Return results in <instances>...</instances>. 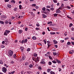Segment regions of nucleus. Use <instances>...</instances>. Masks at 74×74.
<instances>
[{
    "label": "nucleus",
    "mask_w": 74,
    "mask_h": 74,
    "mask_svg": "<svg viewBox=\"0 0 74 74\" xmlns=\"http://www.w3.org/2000/svg\"><path fill=\"white\" fill-rule=\"evenodd\" d=\"M0 64H3V61H2V60H0Z\"/></svg>",
    "instance_id": "43"
},
{
    "label": "nucleus",
    "mask_w": 74,
    "mask_h": 74,
    "mask_svg": "<svg viewBox=\"0 0 74 74\" xmlns=\"http://www.w3.org/2000/svg\"><path fill=\"white\" fill-rule=\"evenodd\" d=\"M31 49H30V48H28L27 49V52H29V51H30Z\"/></svg>",
    "instance_id": "29"
},
{
    "label": "nucleus",
    "mask_w": 74,
    "mask_h": 74,
    "mask_svg": "<svg viewBox=\"0 0 74 74\" xmlns=\"http://www.w3.org/2000/svg\"><path fill=\"white\" fill-rule=\"evenodd\" d=\"M38 69H39V70H42V69L41 68V66H39Z\"/></svg>",
    "instance_id": "39"
},
{
    "label": "nucleus",
    "mask_w": 74,
    "mask_h": 74,
    "mask_svg": "<svg viewBox=\"0 0 74 74\" xmlns=\"http://www.w3.org/2000/svg\"><path fill=\"white\" fill-rule=\"evenodd\" d=\"M20 49L21 50V51H23V50L24 49V47H20Z\"/></svg>",
    "instance_id": "17"
},
{
    "label": "nucleus",
    "mask_w": 74,
    "mask_h": 74,
    "mask_svg": "<svg viewBox=\"0 0 74 74\" xmlns=\"http://www.w3.org/2000/svg\"><path fill=\"white\" fill-rule=\"evenodd\" d=\"M45 34V32H42V34L43 35H44Z\"/></svg>",
    "instance_id": "57"
},
{
    "label": "nucleus",
    "mask_w": 74,
    "mask_h": 74,
    "mask_svg": "<svg viewBox=\"0 0 74 74\" xmlns=\"http://www.w3.org/2000/svg\"><path fill=\"white\" fill-rule=\"evenodd\" d=\"M10 31L8 30H6L5 32L4 35V36H7L9 34V33H10Z\"/></svg>",
    "instance_id": "2"
},
{
    "label": "nucleus",
    "mask_w": 74,
    "mask_h": 74,
    "mask_svg": "<svg viewBox=\"0 0 74 74\" xmlns=\"http://www.w3.org/2000/svg\"><path fill=\"white\" fill-rule=\"evenodd\" d=\"M48 56L50 59H52V57H51V56Z\"/></svg>",
    "instance_id": "53"
},
{
    "label": "nucleus",
    "mask_w": 74,
    "mask_h": 74,
    "mask_svg": "<svg viewBox=\"0 0 74 74\" xmlns=\"http://www.w3.org/2000/svg\"><path fill=\"white\" fill-rule=\"evenodd\" d=\"M61 11L59 9H58L56 11V12L57 14H58V13H60Z\"/></svg>",
    "instance_id": "7"
},
{
    "label": "nucleus",
    "mask_w": 74,
    "mask_h": 74,
    "mask_svg": "<svg viewBox=\"0 0 74 74\" xmlns=\"http://www.w3.org/2000/svg\"><path fill=\"white\" fill-rule=\"evenodd\" d=\"M36 26H37L38 27H39V26H40V25L37 24L36 25Z\"/></svg>",
    "instance_id": "61"
},
{
    "label": "nucleus",
    "mask_w": 74,
    "mask_h": 74,
    "mask_svg": "<svg viewBox=\"0 0 74 74\" xmlns=\"http://www.w3.org/2000/svg\"><path fill=\"white\" fill-rule=\"evenodd\" d=\"M32 38L33 40H35L37 39V38L35 37V36H34L32 37Z\"/></svg>",
    "instance_id": "18"
},
{
    "label": "nucleus",
    "mask_w": 74,
    "mask_h": 74,
    "mask_svg": "<svg viewBox=\"0 0 74 74\" xmlns=\"http://www.w3.org/2000/svg\"><path fill=\"white\" fill-rule=\"evenodd\" d=\"M16 10H17V8H13V10H14V11H16Z\"/></svg>",
    "instance_id": "24"
},
{
    "label": "nucleus",
    "mask_w": 74,
    "mask_h": 74,
    "mask_svg": "<svg viewBox=\"0 0 74 74\" xmlns=\"http://www.w3.org/2000/svg\"><path fill=\"white\" fill-rule=\"evenodd\" d=\"M47 45L48 47H49L50 45H50V44H51V42L50 41H47Z\"/></svg>",
    "instance_id": "6"
},
{
    "label": "nucleus",
    "mask_w": 74,
    "mask_h": 74,
    "mask_svg": "<svg viewBox=\"0 0 74 74\" xmlns=\"http://www.w3.org/2000/svg\"><path fill=\"white\" fill-rule=\"evenodd\" d=\"M19 8L20 10H21L22 9V5H19Z\"/></svg>",
    "instance_id": "33"
},
{
    "label": "nucleus",
    "mask_w": 74,
    "mask_h": 74,
    "mask_svg": "<svg viewBox=\"0 0 74 74\" xmlns=\"http://www.w3.org/2000/svg\"><path fill=\"white\" fill-rule=\"evenodd\" d=\"M2 71L3 72L5 73L6 72L7 69L3 67L2 69Z\"/></svg>",
    "instance_id": "4"
},
{
    "label": "nucleus",
    "mask_w": 74,
    "mask_h": 74,
    "mask_svg": "<svg viewBox=\"0 0 74 74\" xmlns=\"http://www.w3.org/2000/svg\"><path fill=\"white\" fill-rule=\"evenodd\" d=\"M29 26H33V24H29Z\"/></svg>",
    "instance_id": "50"
},
{
    "label": "nucleus",
    "mask_w": 74,
    "mask_h": 74,
    "mask_svg": "<svg viewBox=\"0 0 74 74\" xmlns=\"http://www.w3.org/2000/svg\"><path fill=\"white\" fill-rule=\"evenodd\" d=\"M60 41H61V43H63L64 42V40H61Z\"/></svg>",
    "instance_id": "52"
},
{
    "label": "nucleus",
    "mask_w": 74,
    "mask_h": 74,
    "mask_svg": "<svg viewBox=\"0 0 74 74\" xmlns=\"http://www.w3.org/2000/svg\"><path fill=\"white\" fill-rule=\"evenodd\" d=\"M34 57H37V54L36 53H34Z\"/></svg>",
    "instance_id": "16"
},
{
    "label": "nucleus",
    "mask_w": 74,
    "mask_h": 74,
    "mask_svg": "<svg viewBox=\"0 0 74 74\" xmlns=\"http://www.w3.org/2000/svg\"><path fill=\"white\" fill-rule=\"evenodd\" d=\"M8 21H5V23H6V24H8Z\"/></svg>",
    "instance_id": "37"
},
{
    "label": "nucleus",
    "mask_w": 74,
    "mask_h": 74,
    "mask_svg": "<svg viewBox=\"0 0 74 74\" xmlns=\"http://www.w3.org/2000/svg\"><path fill=\"white\" fill-rule=\"evenodd\" d=\"M33 60L34 61H35L36 63H37V62H38L37 60V58H34L33 59Z\"/></svg>",
    "instance_id": "8"
},
{
    "label": "nucleus",
    "mask_w": 74,
    "mask_h": 74,
    "mask_svg": "<svg viewBox=\"0 0 74 74\" xmlns=\"http://www.w3.org/2000/svg\"><path fill=\"white\" fill-rule=\"evenodd\" d=\"M36 59L37 60H38V61H39V58L38 57H37V58H36Z\"/></svg>",
    "instance_id": "58"
},
{
    "label": "nucleus",
    "mask_w": 74,
    "mask_h": 74,
    "mask_svg": "<svg viewBox=\"0 0 74 74\" xmlns=\"http://www.w3.org/2000/svg\"><path fill=\"white\" fill-rule=\"evenodd\" d=\"M53 42H54L55 44H56L58 43V41H56L55 40H53Z\"/></svg>",
    "instance_id": "12"
},
{
    "label": "nucleus",
    "mask_w": 74,
    "mask_h": 74,
    "mask_svg": "<svg viewBox=\"0 0 74 74\" xmlns=\"http://www.w3.org/2000/svg\"><path fill=\"white\" fill-rule=\"evenodd\" d=\"M32 6H33V7H35V6H36V4H32Z\"/></svg>",
    "instance_id": "41"
},
{
    "label": "nucleus",
    "mask_w": 74,
    "mask_h": 74,
    "mask_svg": "<svg viewBox=\"0 0 74 74\" xmlns=\"http://www.w3.org/2000/svg\"><path fill=\"white\" fill-rule=\"evenodd\" d=\"M52 62H53V63L54 64H55L56 63V61H55V60L52 61Z\"/></svg>",
    "instance_id": "35"
},
{
    "label": "nucleus",
    "mask_w": 74,
    "mask_h": 74,
    "mask_svg": "<svg viewBox=\"0 0 74 74\" xmlns=\"http://www.w3.org/2000/svg\"><path fill=\"white\" fill-rule=\"evenodd\" d=\"M46 10L47 11H49V12L50 11V10L48 9H46Z\"/></svg>",
    "instance_id": "46"
},
{
    "label": "nucleus",
    "mask_w": 74,
    "mask_h": 74,
    "mask_svg": "<svg viewBox=\"0 0 74 74\" xmlns=\"http://www.w3.org/2000/svg\"><path fill=\"white\" fill-rule=\"evenodd\" d=\"M53 15L54 16H55L56 17H57L58 14H53Z\"/></svg>",
    "instance_id": "23"
},
{
    "label": "nucleus",
    "mask_w": 74,
    "mask_h": 74,
    "mask_svg": "<svg viewBox=\"0 0 74 74\" xmlns=\"http://www.w3.org/2000/svg\"><path fill=\"white\" fill-rule=\"evenodd\" d=\"M0 23H1V24H2V25H3L4 24V21H0Z\"/></svg>",
    "instance_id": "14"
},
{
    "label": "nucleus",
    "mask_w": 74,
    "mask_h": 74,
    "mask_svg": "<svg viewBox=\"0 0 74 74\" xmlns=\"http://www.w3.org/2000/svg\"><path fill=\"white\" fill-rule=\"evenodd\" d=\"M65 66V65H64V64H63L62 65V68L63 69H64V66Z\"/></svg>",
    "instance_id": "28"
},
{
    "label": "nucleus",
    "mask_w": 74,
    "mask_h": 74,
    "mask_svg": "<svg viewBox=\"0 0 74 74\" xmlns=\"http://www.w3.org/2000/svg\"><path fill=\"white\" fill-rule=\"evenodd\" d=\"M48 64H49V65H51V64H52V62H48Z\"/></svg>",
    "instance_id": "38"
},
{
    "label": "nucleus",
    "mask_w": 74,
    "mask_h": 74,
    "mask_svg": "<svg viewBox=\"0 0 74 74\" xmlns=\"http://www.w3.org/2000/svg\"><path fill=\"white\" fill-rule=\"evenodd\" d=\"M71 30H72V31H74V28L73 27L71 29Z\"/></svg>",
    "instance_id": "63"
},
{
    "label": "nucleus",
    "mask_w": 74,
    "mask_h": 74,
    "mask_svg": "<svg viewBox=\"0 0 74 74\" xmlns=\"http://www.w3.org/2000/svg\"><path fill=\"white\" fill-rule=\"evenodd\" d=\"M45 59H43L42 60V62H40V63L41 64H45Z\"/></svg>",
    "instance_id": "5"
},
{
    "label": "nucleus",
    "mask_w": 74,
    "mask_h": 74,
    "mask_svg": "<svg viewBox=\"0 0 74 74\" xmlns=\"http://www.w3.org/2000/svg\"><path fill=\"white\" fill-rule=\"evenodd\" d=\"M4 66H6V68H7V67H8V66H7V64H5L4 65Z\"/></svg>",
    "instance_id": "51"
},
{
    "label": "nucleus",
    "mask_w": 74,
    "mask_h": 74,
    "mask_svg": "<svg viewBox=\"0 0 74 74\" xmlns=\"http://www.w3.org/2000/svg\"><path fill=\"white\" fill-rule=\"evenodd\" d=\"M43 41H44L45 44H47V42L45 40H44Z\"/></svg>",
    "instance_id": "48"
},
{
    "label": "nucleus",
    "mask_w": 74,
    "mask_h": 74,
    "mask_svg": "<svg viewBox=\"0 0 74 74\" xmlns=\"http://www.w3.org/2000/svg\"><path fill=\"white\" fill-rule=\"evenodd\" d=\"M71 43L72 45H74V42H72Z\"/></svg>",
    "instance_id": "62"
},
{
    "label": "nucleus",
    "mask_w": 74,
    "mask_h": 74,
    "mask_svg": "<svg viewBox=\"0 0 74 74\" xmlns=\"http://www.w3.org/2000/svg\"><path fill=\"white\" fill-rule=\"evenodd\" d=\"M14 53V52H13L12 51H11V50H10L9 51V52H8V56L10 57L12 56V55H13V53Z\"/></svg>",
    "instance_id": "1"
},
{
    "label": "nucleus",
    "mask_w": 74,
    "mask_h": 74,
    "mask_svg": "<svg viewBox=\"0 0 74 74\" xmlns=\"http://www.w3.org/2000/svg\"><path fill=\"white\" fill-rule=\"evenodd\" d=\"M54 3H57V0H53Z\"/></svg>",
    "instance_id": "32"
},
{
    "label": "nucleus",
    "mask_w": 74,
    "mask_h": 74,
    "mask_svg": "<svg viewBox=\"0 0 74 74\" xmlns=\"http://www.w3.org/2000/svg\"><path fill=\"white\" fill-rule=\"evenodd\" d=\"M1 20H5V18H7V16L5 15L1 16Z\"/></svg>",
    "instance_id": "3"
},
{
    "label": "nucleus",
    "mask_w": 74,
    "mask_h": 74,
    "mask_svg": "<svg viewBox=\"0 0 74 74\" xmlns=\"http://www.w3.org/2000/svg\"><path fill=\"white\" fill-rule=\"evenodd\" d=\"M71 39H72V40H74V37H71Z\"/></svg>",
    "instance_id": "64"
},
{
    "label": "nucleus",
    "mask_w": 74,
    "mask_h": 74,
    "mask_svg": "<svg viewBox=\"0 0 74 74\" xmlns=\"http://www.w3.org/2000/svg\"><path fill=\"white\" fill-rule=\"evenodd\" d=\"M56 33L55 32H50V34L52 35V34H55Z\"/></svg>",
    "instance_id": "25"
},
{
    "label": "nucleus",
    "mask_w": 74,
    "mask_h": 74,
    "mask_svg": "<svg viewBox=\"0 0 74 74\" xmlns=\"http://www.w3.org/2000/svg\"><path fill=\"white\" fill-rule=\"evenodd\" d=\"M69 53L70 54H73V52L71 51H69Z\"/></svg>",
    "instance_id": "54"
},
{
    "label": "nucleus",
    "mask_w": 74,
    "mask_h": 74,
    "mask_svg": "<svg viewBox=\"0 0 74 74\" xmlns=\"http://www.w3.org/2000/svg\"><path fill=\"white\" fill-rule=\"evenodd\" d=\"M66 8H68V9H70V8H71L70 6H67Z\"/></svg>",
    "instance_id": "42"
},
{
    "label": "nucleus",
    "mask_w": 74,
    "mask_h": 74,
    "mask_svg": "<svg viewBox=\"0 0 74 74\" xmlns=\"http://www.w3.org/2000/svg\"><path fill=\"white\" fill-rule=\"evenodd\" d=\"M15 72V71H14L11 72H9L8 73V74H14V73Z\"/></svg>",
    "instance_id": "11"
},
{
    "label": "nucleus",
    "mask_w": 74,
    "mask_h": 74,
    "mask_svg": "<svg viewBox=\"0 0 74 74\" xmlns=\"http://www.w3.org/2000/svg\"><path fill=\"white\" fill-rule=\"evenodd\" d=\"M46 9V8H45L44 7L42 8V10H43V11H45Z\"/></svg>",
    "instance_id": "31"
},
{
    "label": "nucleus",
    "mask_w": 74,
    "mask_h": 74,
    "mask_svg": "<svg viewBox=\"0 0 74 74\" xmlns=\"http://www.w3.org/2000/svg\"><path fill=\"white\" fill-rule=\"evenodd\" d=\"M51 69H47V71L48 73H49L50 71H51Z\"/></svg>",
    "instance_id": "21"
},
{
    "label": "nucleus",
    "mask_w": 74,
    "mask_h": 74,
    "mask_svg": "<svg viewBox=\"0 0 74 74\" xmlns=\"http://www.w3.org/2000/svg\"><path fill=\"white\" fill-rule=\"evenodd\" d=\"M8 7L9 8H11V5H8Z\"/></svg>",
    "instance_id": "26"
},
{
    "label": "nucleus",
    "mask_w": 74,
    "mask_h": 74,
    "mask_svg": "<svg viewBox=\"0 0 74 74\" xmlns=\"http://www.w3.org/2000/svg\"><path fill=\"white\" fill-rule=\"evenodd\" d=\"M72 26H73V24L71 23L69 25V27H71Z\"/></svg>",
    "instance_id": "45"
},
{
    "label": "nucleus",
    "mask_w": 74,
    "mask_h": 74,
    "mask_svg": "<svg viewBox=\"0 0 74 74\" xmlns=\"http://www.w3.org/2000/svg\"><path fill=\"white\" fill-rule=\"evenodd\" d=\"M42 16H43V17L44 18H47V15H45L44 14H42Z\"/></svg>",
    "instance_id": "13"
},
{
    "label": "nucleus",
    "mask_w": 74,
    "mask_h": 74,
    "mask_svg": "<svg viewBox=\"0 0 74 74\" xmlns=\"http://www.w3.org/2000/svg\"><path fill=\"white\" fill-rule=\"evenodd\" d=\"M50 73L51 74H55V73L54 72H53L52 71H51L50 72Z\"/></svg>",
    "instance_id": "22"
},
{
    "label": "nucleus",
    "mask_w": 74,
    "mask_h": 74,
    "mask_svg": "<svg viewBox=\"0 0 74 74\" xmlns=\"http://www.w3.org/2000/svg\"><path fill=\"white\" fill-rule=\"evenodd\" d=\"M1 48H4V47H5V46L3 45H1Z\"/></svg>",
    "instance_id": "44"
},
{
    "label": "nucleus",
    "mask_w": 74,
    "mask_h": 74,
    "mask_svg": "<svg viewBox=\"0 0 74 74\" xmlns=\"http://www.w3.org/2000/svg\"><path fill=\"white\" fill-rule=\"evenodd\" d=\"M25 58H26V57H25V56H23L22 57V59L23 60H24L25 59Z\"/></svg>",
    "instance_id": "20"
},
{
    "label": "nucleus",
    "mask_w": 74,
    "mask_h": 74,
    "mask_svg": "<svg viewBox=\"0 0 74 74\" xmlns=\"http://www.w3.org/2000/svg\"><path fill=\"white\" fill-rule=\"evenodd\" d=\"M55 60L58 63H61V62H60V61L58 60V59H56Z\"/></svg>",
    "instance_id": "9"
},
{
    "label": "nucleus",
    "mask_w": 74,
    "mask_h": 74,
    "mask_svg": "<svg viewBox=\"0 0 74 74\" xmlns=\"http://www.w3.org/2000/svg\"><path fill=\"white\" fill-rule=\"evenodd\" d=\"M23 32V31L22 30H19L18 33L19 34H21Z\"/></svg>",
    "instance_id": "10"
},
{
    "label": "nucleus",
    "mask_w": 74,
    "mask_h": 74,
    "mask_svg": "<svg viewBox=\"0 0 74 74\" xmlns=\"http://www.w3.org/2000/svg\"><path fill=\"white\" fill-rule=\"evenodd\" d=\"M13 58H16V54H15L13 55Z\"/></svg>",
    "instance_id": "15"
},
{
    "label": "nucleus",
    "mask_w": 74,
    "mask_h": 74,
    "mask_svg": "<svg viewBox=\"0 0 74 74\" xmlns=\"http://www.w3.org/2000/svg\"><path fill=\"white\" fill-rule=\"evenodd\" d=\"M29 67H30V68H32V67H33V65L31 64H30L29 66Z\"/></svg>",
    "instance_id": "34"
},
{
    "label": "nucleus",
    "mask_w": 74,
    "mask_h": 74,
    "mask_svg": "<svg viewBox=\"0 0 74 74\" xmlns=\"http://www.w3.org/2000/svg\"><path fill=\"white\" fill-rule=\"evenodd\" d=\"M4 41L7 42H8V39L7 38H6L5 39Z\"/></svg>",
    "instance_id": "27"
},
{
    "label": "nucleus",
    "mask_w": 74,
    "mask_h": 74,
    "mask_svg": "<svg viewBox=\"0 0 74 74\" xmlns=\"http://www.w3.org/2000/svg\"><path fill=\"white\" fill-rule=\"evenodd\" d=\"M11 3H15V0H12L11 1Z\"/></svg>",
    "instance_id": "30"
},
{
    "label": "nucleus",
    "mask_w": 74,
    "mask_h": 74,
    "mask_svg": "<svg viewBox=\"0 0 74 74\" xmlns=\"http://www.w3.org/2000/svg\"><path fill=\"white\" fill-rule=\"evenodd\" d=\"M24 43H26V42L27 41V39H25L24 41Z\"/></svg>",
    "instance_id": "19"
},
{
    "label": "nucleus",
    "mask_w": 74,
    "mask_h": 74,
    "mask_svg": "<svg viewBox=\"0 0 74 74\" xmlns=\"http://www.w3.org/2000/svg\"><path fill=\"white\" fill-rule=\"evenodd\" d=\"M53 55L55 56L56 55V53H53Z\"/></svg>",
    "instance_id": "59"
},
{
    "label": "nucleus",
    "mask_w": 74,
    "mask_h": 74,
    "mask_svg": "<svg viewBox=\"0 0 74 74\" xmlns=\"http://www.w3.org/2000/svg\"><path fill=\"white\" fill-rule=\"evenodd\" d=\"M71 44V42H68L67 43V45H70Z\"/></svg>",
    "instance_id": "47"
},
{
    "label": "nucleus",
    "mask_w": 74,
    "mask_h": 74,
    "mask_svg": "<svg viewBox=\"0 0 74 74\" xmlns=\"http://www.w3.org/2000/svg\"><path fill=\"white\" fill-rule=\"evenodd\" d=\"M28 63L27 62H26L25 63V66H27V65H28Z\"/></svg>",
    "instance_id": "49"
},
{
    "label": "nucleus",
    "mask_w": 74,
    "mask_h": 74,
    "mask_svg": "<svg viewBox=\"0 0 74 74\" xmlns=\"http://www.w3.org/2000/svg\"><path fill=\"white\" fill-rule=\"evenodd\" d=\"M50 10H51V11H53L54 10V8H50Z\"/></svg>",
    "instance_id": "36"
},
{
    "label": "nucleus",
    "mask_w": 74,
    "mask_h": 74,
    "mask_svg": "<svg viewBox=\"0 0 74 74\" xmlns=\"http://www.w3.org/2000/svg\"><path fill=\"white\" fill-rule=\"evenodd\" d=\"M64 36H66L67 35V33H66V32H65L64 34Z\"/></svg>",
    "instance_id": "55"
},
{
    "label": "nucleus",
    "mask_w": 74,
    "mask_h": 74,
    "mask_svg": "<svg viewBox=\"0 0 74 74\" xmlns=\"http://www.w3.org/2000/svg\"><path fill=\"white\" fill-rule=\"evenodd\" d=\"M50 23H52V22L51 21L48 22L47 23L48 24H50Z\"/></svg>",
    "instance_id": "40"
},
{
    "label": "nucleus",
    "mask_w": 74,
    "mask_h": 74,
    "mask_svg": "<svg viewBox=\"0 0 74 74\" xmlns=\"http://www.w3.org/2000/svg\"><path fill=\"white\" fill-rule=\"evenodd\" d=\"M5 43V41H3L2 42V44H4Z\"/></svg>",
    "instance_id": "60"
},
{
    "label": "nucleus",
    "mask_w": 74,
    "mask_h": 74,
    "mask_svg": "<svg viewBox=\"0 0 74 74\" xmlns=\"http://www.w3.org/2000/svg\"><path fill=\"white\" fill-rule=\"evenodd\" d=\"M23 42H24V40H23L21 41L22 44H23Z\"/></svg>",
    "instance_id": "56"
}]
</instances>
